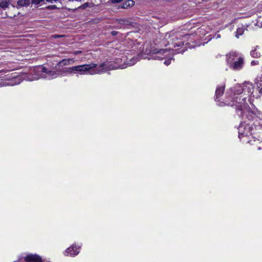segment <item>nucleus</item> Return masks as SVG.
I'll list each match as a JSON object with an SVG mask.
<instances>
[{
    "label": "nucleus",
    "instance_id": "1",
    "mask_svg": "<svg viewBox=\"0 0 262 262\" xmlns=\"http://www.w3.org/2000/svg\"><path fill=\"white\" fill-rule=\"evenodd\" d=\"M253 95V86L251 83L245 82L243 85L236 84L231 88L226 93L225 102L219 105L223 106L224 105L234 106L237 114L242 118L245 117L249 120L252 119L254 117L259 119L262 126V111L253 110L251 108L247 101L250 102V97Z\"/></svg>",
    "mask_w": 262,
    "mask_h": 262
},
{
    "label": "nucleus",
    "instance_id": "2",
    "mask_svg": "<svg viewBox=\"0 0 262 262\" xmlns=\"http://www.w3.org/2000/svg\"><path fill=\"white\" fill-rule=\"evenodd\" d=\"M138 61L137 58H133L127 63V66H116L114 65L112 62H105L100 64L99 66L96 63H91L90 64H84L76 66H73L70 68H66L63 72L66 74L80 75L90 74L95 75L100 74L106 72L109 70L116 69L118 68L124 69L127 66H131L135 64Z\"/></svg>",
    "mask_w": 262,
    "mask_h": 262
},
{
    "label": "nucleus",
    "instance_id": "3",
    "mask_svg": "<svg viewBox=\"0 0 262 262\" xmlns=\"http://www.w3.org/2000/svg\"><path fill=\"white\" fill-rule=\"evenodd\" d=\"M61 74L59 71H48L45 67L40 66L33 67L28 74L23 73L21 75L14 76L11 78L2 80L0 82L1 86L14 85L19 84L23 80L31 81L39 78L54 79Z\"/></svg>",
    "mask_w": 262,
    "mask_h": 262
},
{
    "label": "nucleus",
    "instance_id": "4",
    "mask_svg": "<svg viewBox=\"0 0 262 262\" xmlns=\"http://www.w3.org/2000/svg\"><path fill=\"white\" fill-rule=\"evenodd\" d=\"M189 34L182 35L180 33H172L170 34H166L165 38L168 40V44L172 45L173 47H181L183 46L186 39L188 37Z\"/></svg>",
    "mask_w": 262,
    "mask_h": 262
},
{
    "label": "nucleus",
    "instance_id": "5",
    "mask_svg": "<svg viewBox=\"0 0 262 262\" xmlns=\"http://www.w3.org/2000/svg\"><path fill=\"white\" fill-rule=\"evenodd\" d=\"M238 137L243 142L249 143L253 144L252 140H247V138L252 135V128L248 123H242L238 127Z\"/></svg>",
    "mask_w": 262,
    "mask_h": 262
},
{
    "label": "nucleus",
    "instance_id": "6",
    "mask_svg": "<svg viewBox=\"0 0 262 262\" xmlns=\"http://www.w3.org/2000/svg\"><path fill=\"white\" fill-rule=\"evenodd\" d=\"M14 262H42L41 257L35 253H27Z\"/></svg>",
    "mask_w": 262,
    "mask_h": 262
},
{
    "label": "nucleus",
    "instance_id": "7",
    "mask_svg": "<svg viewBox=\"0 0 262 262\" xmlns=\"http://www.w3.org/2000/svg\"><path fill=\"white\" fill-rule=\"evenodd\" d=\"M171 49V48H169V49H161L159 51L157 52L156 53L152 56V58L154 59L161 60L163 59L164 58L168 57L169 58L167 60H166L164 61V64L166 66H168L170 63L171 60L172 59V57L169 55V51Z\"/></svg>",
    "mask_w": 262,
    "mask_h": 262
},
{
    "label": "nucleus",
    "instance_id": "8",
    "mask_svg": "<svg viewBox=\"0 0 262 262\" xmlns=\"http://www.w3.org/2000/svg\"><path fill=\"white\" fill-rule=\"evenodd\" d=\"M241 56H242V55L235 51L230 52L226 55V61L227 64L229 66H230V64L233 63L234 61H236L239 57Z\"/></svg>",
    "mask_w": 262,
    "mask_h": 262
},
{
    "label": "nucleus",
    "instance_id": "9",
    "mask_svg": "<svg viewBox=\"0 0 262 262\" xmlns=\"http://www.w3.org/2000/svg\"><path fill=\"white\" fill-rule=\"evenodd\" d=\"M244 65V58L242 56L239 57V58L236 60L234 61L233 63H232L230 66H229V68L233 70H240L242 69Z\"/></svg>",
    "mask_w": 262,
    "mask_h": 262
},
{
    "label": "nucleus",
    "instance_id": "10",
    "mask_svg": "<svg viewBox=\"0 0 262 262\" xmlns=\"http://www.w3.org/2000/svg\"><path fill=\"white\" fill-rule=\"evenodd\" d=\"M79 247L77 248L76 246L72 245L66 249L64 252V254L66 256H75L79 253Z\"/></svg>",
    "mask_w": 262,
    "mask_h": 262
},
{
    "label": "nucleus",
    "instance_id": "11",
    "mask_svg": "<svg viewBox=\"0 0 262 262\" xmlns=\"http://www.w3.org/2000/svg\"><path fill=\"white\" fill-rule=\"evenodd\" d=\"M75 60L74 58H66L61 60L57 64L58 67L71 65L75 63Z\"/></svg>",
    "mask_w": 262,
    "mask_h": 262
},
{
    "label": "nucleus",
    "instance_id": "12",
    "mask_svg": "<svg viewBox=\"0 0 262 262\" xmlns=\"http://www.w3.org/2000/svg\"><path fill=\"white\" fill-rule=\"evenodd\" d=\"M255 83L257 90L262 94V75L255 80Z\"/></svg>",
    "mask_w": 262,
    "mask_h": 262
},
{
    "label": "nucleus",
    "instance_id": "13",
    "mask_svg": "<svg viewBox=\"0 0 262 262\" xmlns=\"http://www.w3.org/2000/svg\"><path fill=\"white\" fill-rule=\"evenodd\" d=\"M225 85L224 84L222 86L217 87L215 91V96L216 99H218L221 96L223 95L225 90Z\"/></svg>",
    "mask_w": 262,
    "mask_h": 262
},
{
    "label": "nucleus",
    "instance_id": "14",
    "mask_svg": "<svg viewBox=\"0 0 262 262\" xmlns=\"http://www.w3.org/2000/svg\"><path fill=\"white\" fill-rule=\"evenodd\" d=\"M259 48L258 46H256L254 47V49L252 50L250 52L251 56L253 58H259L260 57L261 54L260 53L257 51V49Z\"/></svg>",
    "mask_w": 262,
    "mask_h": 262
},
{
    "label": "nucleus",
    "instance_id": "15",
    "mask_svg": "<svg viewBox=\"0 0 262 262\" xmlns=\"http://www.w3.org/2000/svg\"><path fill=\"white\" fill-rule=\"evenodd\" d=\"M30 0H20L17 2V8L21 7L27 6L30 4Z\"/></svg>",
    "mask_w": 262,
    "mask_h": 262
},
{
    "label": "nucleus",
    "instance_id": "16",
    "mask_svg": "<svg viewBox=\"0 0 262 262\" xmlns=\"http://www.w3.org/2000/svg\"><path fill=\"white\" fill-rule=\"evenodd\" d=\"M135 2L133 0H127L123 4L122 8L126 9L133 6Z\"/></svg>",
    "mask_w": 262,
    "mask_h": 262
},
{
    "label": "nucleus",
    "instance_id": "17",
    "mask_svg": "<svg viewBox=\"0 0 262 262\" xmlns=\"http://www.w3.org/2000/svg\"><path fill=\"white\" fill-rule=\"evenodd\" d=\"M9 5V3L8 0H2L0 2V8L5 9L7 8Z\"/></svg>",
    "mask_w": 262,
    "mask_h": 262
},
{
    "label": "nucleus",
    "instance_id": "18",
    "mask_svg": "<svg viewBox=\"0 0 262 262\" xmlns=\"http://www.w3.org/2000/svg\"><path fill=\"white\" fill-rule=\"evenodd\" d=\"M244 32V28L243 27L238 28L236 32V37L238 38L239 36L242 35Z\"/></svg>",
    "mask_w": 262,
    "mask_h": 262
},
{
    "label": "nucleus",
    "instance_id": "19",
    "mask_svg": "<svg viewBox=\"0 0 262 262\" xmlns=\"http://www.w3.org/2000/svg\"><path fill=\"white\" fill-rule=\"evenodd\" d=\"M90 4L88 3H86L85 4H84L83 5H81L80 8H82V9H85L88 7L90 6Z\"/></svg>",
    "mask_w": 262,
    "mask_h": 262
},
{
    "label": "nucleus",
    "instance_id": "20",
    "mask_svg": "<svg viewBox=\"0 0 262 262\" xmlns=\"http://www.w3.org/2000/svg\"><path fill=\"white\" fill-rule=\"evenodd\" d=\"M204 28H205L204 26H202V27L198 28L197 29L196 33H200L202 32V30H204Z\"/></svg>",
    "mask_w": 262,
    "mask_h": 262
},
{
    "label": "nucleus",
    "instance_id": "21",
    "mask_svg": "<svg viewBox=\"0 0 262 262\" xmlns=\"http://www.w3.org/2000/svg\"><path fill=\"white\" fill-rule=\"evenodd\" d=\"M43 0H32L33 3L35 4H39L41 2H42Z\"/></svg>",
    "mask_w": 262,
    "mask_h": 262
},
{
    "label": "nucleus",
    "instance_id": "22",
    "mask_svg": "<svg viewBox=\"0 0 262 262\" xmlns=\"http://www.w3.org/2000/svg\"><path fill=\"white\" fill-rule=\"evenodd\" d=\"M257 25L260 27V28H262V21H260V20H258L257 21Z\"/></svg>",
    "mask_w": 262,
    "mask_h": 262
},
{
    "label": "nucleus",
    "instance_id": "23",
    "mask_svg": "<svg viewBox=\"0 0 262 262\" xmlns=\"http://www.w3.org/2000/svg\"><path fill=\"white\" fill-rule=\"evenodd\" d=\"M258 64V61L257 60H253L252 62H251V64L252 66H255V65H256Z\"/></svg>",
    "mask_w": 262,
    "mask_h": 262
},
{
    "label": "nucleus",
    "instance_id": "24",
    "mask_svg": "<svg viewBox=\"0 0 262 262\" xmlns=\"http://www.w3.org/2000/svg\"><path fill=\"white\" fill-rule=\"evenodd\" d=\"M122 1V0H112L113 3H118Z\"/></svg>",
    "mask_w": 262,
    "mask_h": 262
},
{
    "label": "nucleus",
    "instance_id": "25",
    "mask_svg": "<svg viewBox=\"0 0 262 262\" xmlns=\"http://www.w3.org/2000/svg\"><path fill=\"white\" fill-rule=\"evenodd\" d=\"M81 53V51H76L73 52L74 55H77Z\"/></svg>",
    "mask_w": 262,
    "mask_h": 262
},
{
    "label": "nucleus",
    "instance_id": "26",
    "mask_svg": "<svg viewBox=\"0 0 262 262\" xmlns=\"http://www.w3.org/2000/svg\"><path fill=\"white\" fill-rule=\"evenodd\" d=\"M215 36H216L215 37H216V39L219 38L221 37L220 34H217V35H216Z\"/></svg>",
    "mask_w": 262,
    "mask_h": 262
},
{
    "label": "nucleus",
    "instance_id": "27",
    "mask_svg": "<svg viewBox=\"0 0 262 262\" xmlns=\"http://www.w3.org/2000/svg\"><path fill=\"white\" fill-rule=\"evenodd\" d=\"M53 36H54V37H59L60 36L55 35H54Z\"/></svg>",
    "mask_w": 262,
    "mask_h": 262
},
{
    "label": "nucleus",
    "instance_id": "28",
    "mask_svg": "<svg viewBox=\"0 0 262 262\" xmlns=\"http://www.w3.org/2000/svg\"><path fill=\"white\" fill-rule=\"evenodd\" d=\"M112 33L113 35H116V33L114 32H113Z\"/></svg>",
    "mask_w": 262,
    "mask_h": 262
},
{
    "label": "nucleus",
    "instance_id": "29",
    "mask_svg": "<svg viewBox=\"0 0 262 262\" xmlns=\"http://www.w3.org/2000/svg\"><path fill=\"white\" fill-rule=\"evenodd\" d=\"M182 52L181 51V52H177V53H181Z\"/></svg>",
    "mask_w": 262,
    "mask_h": 262
}]
</instances>
